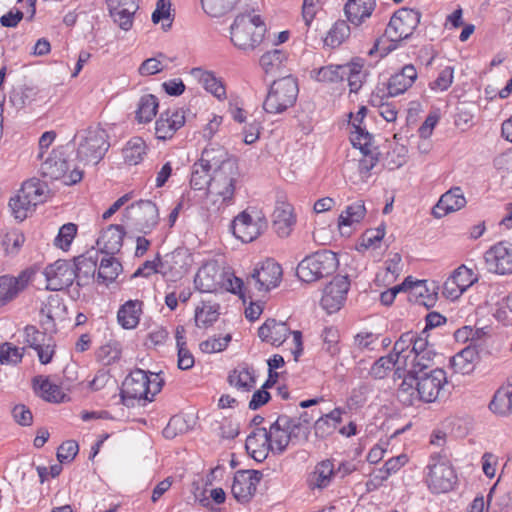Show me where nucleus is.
I'll return each mask as SVG.
<instances>
[{"instance_id": "f257e3e1", "label": "nucleus", "mask_w": 512, "mask_h": 512, "mask_svg": "<svg viewBox=\"0 0 512 512\" xmlns=\"http://www.w3.org/2000/svg\"><path fill=\"white\" fill-rule=\"evenodd\" d=\"M445 383L446 372L440 368L406 374L398 389V398L406 405H413L415 400L431 403L438 398Z\"/></svg>"}, {"instance_id": "f03ea898", "label": "nucleus", "mask_w": 512, "mask_h": 512, "mask_svg": "<svg viewBox=\"0 0 512 512\" xmlns=\"http://www.w3.org/2000/svg\"><path fill=\"white\" fill-rule=\"evenodd\" d=\"M266 25L260 15L254 12L238 14L231 27V42L242 51H253L263 41Z\"/></svg>"}, {"instance_id": "7ed1b4c3", "label": "nucleus", "mask_w": 512, "mask_h": 512, "mask_svg": "<svg viewBox=\"0 0 512 512\" xmlns=\"http://www.w3.org/2000/svg\"><path fill=\"white\" fill-rule=\"evenodd\" d=\"M163 379L156 373L148 375L142 369L133 370L123 381L121 402L127 407L134 406L135 400L152 401L162 389Z\"/></svg>"}, {"instance_id": "20e7f679", "label": "nucleus", "mask_w": 512, "mask_h": 512, "mask_svg": "<svg viewBox=\"0 0 512 512\" xmlns=\"http://www.w3.org/2000/svg\"><path fill=\"white\" fill-rule=\"evenodd\" d=\"M209 193L225 206L232 205L236 192L241 189L242 174L237 162H228L212 172Z\"/></svg>"}, {"instance_id": "39448f33", "label": "nucleus", "mask_w": 512, "mask_h": 512, "mask_svg": "<svg viewBox=\"0 0 512 512\" xmlns=\"http://www.w3.org/2000/svg\"><path fill=\"white\" fill-rule=\"evenodd\" d=\"M76 138L79 139L77 159L83 164H97L110 147L107 132L99 126L80 131Z\"/></svg>"}, {"instance_id": "423d86ee", "label": "nucleus", "mask_w": 512, "mask_h": 512, "mask_svg": "<svg viewBox=\"0 0 512 512\" xmlns=\"http://www.w3.org/2000/svg\"><path fill=\"white\" fill-rule=\"evenodd\" d=\"M337 267V255L330 250H321L306 256L298 264L296 274L301 281L312 283L330 276Z\"/></svg>"}, {"instance_id": "0eeeda50", "label": "nucleus", "mask_w": 512, "mask_h": 512, "mask_svg": "<svg viewBox=\"0 0 512 512\" xmlns=\"http://www.w3.org/2000/svg\"><path fill=\"white\" fill-rule=\"evenodd\" d=\"M297 80L292 76H285L274 80L263 103L267 113L279 114L292 107L298 96Z\"/></svg>"}, {"instance_id": "6e6552de", "label": "nucleus", "mask_w": 512, "mask_h": 512, "mask_svg": "<svg viewBox=\"0 0 512 512\" xmlns=\"http://www.w3.org/2000/svg\"><path fill=\"white\" fill-rule=\"evenodd\" d=\"M160 220L156 204L150 200H140L125 208L123 221L131 228L143 235L150 234Z\"/></svg>"}, {"instance_id": "1a4fd4ad", "label": "nucleus", "mask_w": 512, "mask_h": 512, "mask_svg": "<svg viewBox=\"0 0 512 512\" xmlns=\"http://www.w3.org/2000/svg\"><path fill=\"white\" fill-rule=\"evenodd\" d=\"M292 335L293 345L291 352L294 360L298 361L303 352L302 334L300 331H291L286 322L277 321L274 318L267 319L258 329L259 338L272 346L279 347L287 337Z\"/></svg>"}, {"instance_id": "9d476101", "label": "nucleus", "mask_w": 512, "mask_h": 512, "mask_svg": "<svg viewBox=\"0 0 512 512\" xmlns=\"http://www.w3.org/2000/svg\"><path fill=\"white\" fill-rule=\"evenodd\" d=\"M267 229V220L261 211L246 209L237 215L232 222L235 237L244 243L256 240Z\"/></svg>"}, {"instance_id": "9b49d317", "label": "nucleus", "mask_w": 512, "mask_h": 512, "mask_svg": "<svg viewBox=\"0 0 512 512\" xmlns=\"http://www.w3.org/2000/svg\"><path fill=\"white\" fill-rule=\"evenodd\" d=\"M421 19L419 10L413 8H401L391 17L385 30V36L391 43L408 39L418 27Z\"/></svg>"}, {"instance_id": "f8f14e48", "label": "nucleus", "mask_w": 512, "mask_h": 512, "mask_svg": "<svg viewBox=\"0 0 512 512\" xmlns=\"http://www.w3.org/2000/svg\"><path fill=\"white\" fill-rule=\"evenodd\" d=\"M427 484L436 494L451 491L457 482V476L449 461L440 455L431 456Z\"/></svg>"}, {"instance_id": "ddd939ff", "label": "nucleus", "mask_w": 512, "mask_h": 512, "mask_svg": "<svg viewBox=\"0 0 512 512\" xmlns=\"http://www.w3.org/2000/svg\"><path fill=\"white\" fill-rule=\"evenodd\" d=\"M281 278V266L273 259H267L247 277L246 288L258 292H268L279 285Z\"/></svg>"}, {"instance_id": "4468645a", "label": "nucleus", "mask_w": 512, "mask_h": 512, "mask_svg": "<svg viewBox=\"0 0 512 512\" xmlns=\"http://www.w3.org/2000/svg\"><path fill=\"white\" fill-rule=\"evenodd\" d=\"M69 164L60 154L53 152L41 165L42 175L51 180L63 179L66 185H72L80 182L83 177V171L74 168L68 173Z\"/></svg>"}, {"instance_id": "2eb2a0df", "label": "nucleus", "mask_w": 512, "mask_h": 512, "mask_svg": "<svg viewBox=\"0 0 512 512\" xmlns=\"http://www.w3.org/2000/svg\"><path fill=\"white\" fill-rule=\"evenodd\" d=\"M417 70L412 64H407L402 69L393 74L387 85L386 92L384 89L377 88V91L372 95V102H376L377 98L380 100L384 97H395L406 92L417 79Z\"/></svg>"}, {"instance_id": "dca6fc26", "label": "nucleus", "mask_w": 512, "mask_h": 512, "mask_svg": "<svg viewBox=\"0 0 512 512\" xmlns=\"http://www.w3.org/2000/svg\"><path fill=\"white\" fill-rule=\"evenodd\" d=\"M46 288L51 291H60L71 286L76 278L75 267L66 260H57L44 270Z\"/></svg>"}, {"instance_id": "f3484780", "label": "nucleus", "mask_w": 512, "mask_h": 512, "mask_svg": "<svg viewBox=\"0 0 512 512\" xmlns=\"http://www.w3.org/2000/svg\"><path fill=\"white\" fill-rule=\"evenodd\" d=\"M485 262L489 272L512 274V244L504 241L495 244L486 251Z\"/></svg>"}, {"instance_id": "a211bd4d", "label": "nucleus", "mask_w": 512, "mask_h": 512, "mask_svg": "<svg viewBox=\"0 0 512 512\" xmlns=\"http://www.w3.org/2000/svg\"><path fill=\"white\" fill-rule=\"evenodd\" d=\"M350 288L347 276H336L325 288L321 298V306L329 314L338 311L346 300Z\"/></svg>"}, {"instance_id": "6ab92c4d", "label": "nucleus", "mask_w": 512, "mask_h": 512, "mask_svg": "<svg viewBox=\"0 0 512 512\" xmlns=\"http://www.w3.org/2000/svg\"><path fill=\"white\" fill-rule=\"evenodd\" d=\"M185 124L182 109H168L160 114L155 123V135L159 140L171 139L178 129Z\"/></svg>"}, {"instance_id": "aec40b11", "label": "nucleus", "mask_w": 512, "mask_h": 512, "mask_svg": "<svg viewBox=\"0 0 512 512\" xmlns=\"http://www.w3.org/2000/svg\"><path fill=\"white\" fill-rule=\"evenodd\" d=\"M288 423L289 415L281 414L270 425L269 430H267L269 446L274 454L280 455L284 453L291 442L288 430L286 429Z\"/></svg>"}, {"instance_id": "412c9836", "label": "nucleus", "mask_w": 512, "mask_h": 512, "mask_svg": "<svg viewBox=\"0 0 512 512\" xmlns=\"http://www.w3.org/2000/svg\"><path fill=\"white\" fill-rule=\"evenodd\" d=\"M126 232L122 225H109L97 239V246L102 253L114 255L122 247Z\"/></svg>"}, {"instance_id": "4be33fe9", "label": "nucleus", "mask_w": 512, "mask_h": 512, "mask_svg": "<svg viewBox=\"0 0 512 512\" xmlns=\"http://www.w3.org/2000/svg\"><path fill=\"white\" fill-rule=\"evenodd\" d=\"M296 223L293 207L286 202H278L273 212V228L277 235L286 238Z\"/></svg>"}, {"instance_id": "5701e85b", "label": "nucleus", "mask_w": 512, "mask_h": 512, "mask_svg": "<svg viewBox=\"0 0 512 512\" xmlns=\"http://www.w3.org/2000/svg\"><path fill=\"white\" fill-rule=\"evenodd\" d=\"M31 279V273L23 271L18 277L1 276L0 277V303L4 304L14 299L22 290L26 288Z\"/></svg>"}, {"instance_id": "b1692460", "label": "nucleus", "mask_w": 512, "mask_h": 512, "mask_svg": "<svg viewBox=\"0 0 512 512\" xmlns=\"http://www.w3.org/2000/svg\"><path fill=\"white\" fill-rule=\"evenodd\" d=\"M467 201L460 187L451 188L444 193L436 206L433 213L436 217H442L448 213L458 211L465 207Z\"/></svg>"}, {"instance_id": "393cba45", "label": "nucleus", "mask_w": 512, "mask_h": 512, "mask_svg": "<svg viewBox=\"0 0 512 512\" xmlns=\"http://www.w3.org/2000/svg\"><path fill=\"white\" fill-rule=\"evenodd\" d=\"M375 7L376 0H348L344 12L351 24L360 26L371 17Z\"/></svg>"}, {"instance_id": "a878e982", "label": "nucleus", "mask_w": 512, "mask_h": 512, "mask_svg": "<svg viewBox=\"0 0 512 512\" xmlns=\"http://www.w3.org/2000/svg\"><path fill=\"white\" fill-rule=\"evenodd\" d=\"M245 448L254 460L257 462L264 461L268 456L269 450H271L267 438V429L257 428L248 435Z\"/></svg>"}, {"instance_id": "bb28decb", "label": "nucleus", "mask_w": 512, "mask_h": 512, "mask_svg": "<svg viewBox=\"0 0 512 512\" xmlns=\"http://www.w3.org/2000/svg\"><path fill=\"white\" fill-rule=\"evenodd\" d=\"M405 291L408 292L410 301H414L426 308L433 307L437 301L435 287L429 288L426 280L413 282L409 279V284Z\"/></svg>"}, {"instance_id": "cd10ccee", "label": "nucleus", "mask_w": 512, "mask_h": 512, "mask_svg": "<svg viewBox=\"0 0 512 512\" xmlns=\"http://www.w3.org/2000/svg\"><path fill=\"white\" fill-rule=\"evenodd\" d=\"M199 160L212 172L214 170H219L228 162H237L235 159L229 156L227 150L224 147L217 144H209L202 151L201 158Z\"/></svg>"}, {"instance_id": "c85d7f7f", "label": "nucleus", "mask_w": 512, "mask_h": 512, "mask_svg": "<svg viewBox=\"0 0 512 512\" xmlns=\"http://www.w3.org/2000/svg\"><path fill=\"white\" fill-rule=\"evenodd\" d=\"M143 302L140 300H128L117 312L118 323L124 329H134L140 320L142 314Z\"/></svg>"}, {"instance_id": "c756f323", "label": "nucleus", "mask_w": 512, "mask_h": 512, "mask_svg": "<svg viewBox=\"0 0 512 512\" xmlns=\"http://www.w3.org/2000/svg\"><path fill=\"white\" fill-rule=\"evenodd\" d=\"M192 75L196 77L204 89L214 95L217 99L226 98V89L221 79L213 72L204 71L201 68L192 69Z\"/></svg>"}, {"instance_id": "7c9ffc66", "label": "nucleus", "mask_w": 512, "mask_h": 512, "mask_svg": "<svg viewBox=\"0 0 512 512\" xmlns=\"http://www.w3.org/2000/svg\"><path fill=\"white\" fill-rule=\"evenodd\" d=\"M33 387L35 392L47 402L60 403L64 401L66 396L58 385L42 376L33 379Z\"/></svg>"}, {"instance_id": "2f4dec72", "label": "nucleus", "mask_w": 512, "mask_h": 512, "mask_svg": "<svg viewBox=\"0 0 512 512\" xmlns=\"http://www.w3.org/2000/svg\"><path fill=\"white\" fill-rule=\"evenodd\" d=\"M228 382L238 390L249 392L256 384L254 370L247 366H239L229 373Z\"/></svg>"}, {"instance_id": "473e14b6", "label": "nucleus", "mask_w": 512, "mask_h": 512, "mask_svg": "<svg viewBox=\"0 0 512 512\" xmlns=\"http://www.w3.org/2000/svg\"><path fill=\"white\" fill-rule=\"evenodd\" d=\"M490 410L499 416L512 414V386H502L494 394L490 404Z\"/></svg>"}, {"instance_id": "72a5a7b5", "label": "nucleus", "mask_w": 512, "mask_h": 512, "mask_svg": "<svg viewBox=\"0 0 512 512\" xmlns=\"http://www.w3.org/2000/svg\"><path fill=\"white\" fill-rule=\"evenodd\" d=\"M231 492L238 502H248L256 492L249 475L244 471H237L234 476Z\"/></svg>"}, {"instance_id": "f704fd0d", "label": "nucleus", "mask_w": 512, "mask_h": 512, "mask_svg": "<svg viewBox=\"0 0 512 512\" xmlns=\"http://www.w3.org/2000/svg\"><path fill=\"white\" fill-rule=\"evenodd\" d=\"M186 330L182 325H178L175 330L176 346L178 351V368L181 370H189L194 366L195 359L193 354L187 348Z\"/></svg>"}, {"instance_id": "c9c22d12", "label": "nucleus", "mask_w": 512, "mask_h": 512, "mask_svg": "<svg viewBox=\"0 0 512 512\" xmlns=\"http://www.w3.org/2000/svg\"><path fill=\"white\" fill-rule=\"evenodd\" d=\"M344 79L348 81L350 92H358L366 79V70L361 59L352 60L344 64Z\"/></svg>"}, {"instance_id": "e433bc0d", "label": "nucleus", "mask_w": 512, "mask_h": 512, "mask_svg": "<svg viewBox=\"0 0 512 512\" xmlns=\"http://www.w3.org/2000/svg\"><path fill=\"white\" fill-rule=\"evenodd\" d=\"M336 475L334 464L331 460H323L315 466L311 475L310 486L323 489L330 485L333 476Z\"/></svg>"}, {"instance_id": "4c0bfd02", "label": "nucleus", "mask_w": 512, "mask_h": 512, "mask_svg": "<svg viewBox=\"0 0 512 512\" xmlns=\"http://www.w3.org/2000/svg\"><path fill=\"white\" fill-rule=\"evenodd\" d=\"M18 193L26 200V204L34 207L45 200V186L36 179L25 181Z\"/></svg>"}, {"instance_id": "58836bf2", "label": "nucleus", "mask_w": 512, "mask_h": 512, "mask_svg": "<svg viewBox=\"0 0 512 512\" xmlns=\"http://www.w3.org/2000/svg\"><path fill=\"white\" fill-rule=\"evenodd\" d=\"M158 99L152 94L143 95L138 102L136 110V120L139 123H148L157 114Z\"/></svg>"}, {"instance_id": "ea45409f", "label": "nucleus", "mask_w": 512, "mask_h": 512, "mask_svg": "<svg viewBox=\"0 0 512 512\" xmlns=\"http://www.w3.org/2000/svg\"><path fill=\"white\" fill-rule=\"evenodd\" d=\"M39 89L36 86L23 85L13 89L10 93V102L17 108L22 109L36 101Z\"/></svg>"}, {"instance_id": "a19ab883", "label": "nucleus", "mask_w": 512, "mask_h": 512, "mask_svg": "<svg viewBox=\"0 0 512 512\" xmlns=\"http://www.w3.org/2000/svg\"><path fill=\"white\" fill-rule=\"evenodd\" d=\"M212 171L206 167L200 160L195 162L191 169L190 185L194 190H203L210 188L212 180Z\"/></svg>"}, {"instance_id": "79ce46f5", "label": "nucleus", "mask_w": 512, "mask_h": 512, "mask_svg": "<svg viewBox=\"0 0 512 512\" xmlns=\"http://www.w3.org/2000/svg\"><path fill=\"white\" fill-rule=\"evenodd\" d=\"M146 154V143L140 137H134L129 140L123 149V156L129 165L139 164Z\"/></svg>"}, {"instance_id": "37998d69", "label": "nucleus", "mask_w": 512, "mask_h": 512, "mask_svg": "<svg viewBox=\"0 0 512 512\" xmlns=\"http://www.w3.org/2000/svg\"><path fill=\"white\" fill-rule=\"evenodd\" d=\"M475 350L465 348L450 358V366L455 373L469 374L474 366Z\"/></svg>"}, {"instance_id": "c03bdc74", "label": "nucleus", "mask_w": 512, "mask_h": 512, "mask_svg": "<svg viewBox=\"0 0 512 512\" xmlns=\"http://www.w3.org/2000/svg\"><path fill=\"white\" fill-rule=\"evenodd\" d=\"M366 214L364 201L359 200L349 206L340 214L338 219V226L340 229L344 226H351L354 223H359Z\"/></svg>"}, {"instance_id": "a18cd8bd", "label": "nucleus", "mask_w": 512, "mask_h": 512, "mask_svg": "<svg viewBox=\"0 0 512 512\" xmlns=\"http://www.w3.org/2000/svg\"><path fill=\"white\" fill-rule=\"evenodd\" d=\"M343 65H327L312 71V76L319 82L338 83L344 80L345 74Z\"/></svg>"}, {"instance_id": "49530a36", "label": "nucleus", "mask_w": 512, "mask_h": 512, "mask_svg": "<svg viewBox=\"0 0 512 512\" xmlns=\"http://www.w3.org/2000/svg\"><path fill=\"white\" fill-rule=\"evenodd\" d=\"M400 361L395 358L394 354L390 353L387 356L380 357L371 367L370 374L376 379H382L387 375V372L396 367V374H399L401 369Z\"/></svg>"}, {"instance_id": "de8ad7c7", "label": "nucleus", "mask_w": 512, "mask_h": 512, "mask_svg": "<svg viewBox=\"0 0 512 512\" xmlns=\"http://www.w3.org/2000/svg\"><path fill=\"white\" fill-rule=\"evenodd\" d=\"M240 0H201L206 14L211 17H222L232 11Z\"/></svg>"}, {"instance_id": "09e8293b", "label": "nucleus", "mask_w": 512, "mask_h": 512, "mask_svg": "<svg viewBox=\"0 0 512 512\" xmlns=\"http://www.w3.org/2000/svg\"><path fill=\"white\" fill-rule=\"evenodd\" d=\"M350 26L344 20H338L329 30L324 43L332 48L340 46L349 36Z\"/></svg>"}, {"instance_id": "8fccbe9b", "label": "nucleus", "mask_w": 512, "mask_h": 512, "mask_svg": "<svg viewBox=\"0 0 512 512\" xmlns=\"http://www.w3.org/2000/svg\"><path fill=\"white\" fill-rule=\"evenodd\" d=\"M121 269V264L113 257V255H109L108 258H103L101 260L98 269V280L103 283H110L116 279Z\"/></svg>"}, {"instance_id": "3c124183", "label": "nucleus", "mask_w": 512, "mask_h": 512, "mask_svg": "<svg viewBox=\"0 0 512 512\" xmlns=\"http://www.w3.org/2000/svg\"><path fill=\"white\" fill-rule=\"evenodd\" d=\"M435 356L436 352L433 347L417 356H413L411 367L407 374L425 372L426 369H429L434 364Z\"/></svg>"}, {"instance_id": "603ef678", "label": "nucleus", "mask_w": 512, "mask_h": 512, "mask_svg": "<svg viewBox=\"0 0 512 512\" xmlns=\"http://www.w3.org/2000/svg\"><path fill=\"white\" fill-rule=\"evenodd\" d=\"M416 332L408 331L403 333L400 338L395 342L393 351L391 352L394 354L395 358L398 359V361L401 362V359L404 360V365L406 366V361L410 357V353L406 354V352L409 350V348H412V344L415 338Z\"/></svg>"}, {"instance_id": "864d4df0", "label": "nucleus", "mask_w": 512, "mask_h": 512, "mask_svg": "<svg viewBox=\"0 0 512 512\" xmlns=\"http://www.w3.org/2000/svg\"><path fill=\"white\" fill-rule=\"evenodd\" d=\"M25 242L24 234L13 229L3 235L2 246L4 247L7 254L15 255L19 252L20 248Z\"/></svg>"}, {"instance_id": "5fc2aeb1", "label": "nucleus", "mask_w": 512, "mask_h": 512, "mask_svg": "<svg viewBox=\"0 0 512 512\" xmlns=\"http://www.w3.org/2000/svg\"><path fill=\"white\" fill-rule=\"evenodd\" d=\"M292 443H302L308 441L310 435V427L306 424L296 421L293 417L289 416V423L286 427Z\"/></svg>"}, {"instance_id": "6e6d98bb", "label": "nucleus", "mask_w": 512, "mask_h": 512, "mask_svg": "<svg viewBox=\"0 0 512 512\" xmlns=\"http://www.w3.org/2000/svg\"><path fill=\"white\" fill-rule=\"evenodd\" d=\"M286 56L282 50L275 49L264 53L260 58V65L266 73L273 72L281 67Z\"/></svg>"}, {"instance_id": "4d7b16f0", "label": "nucleus", "mask_w": 512, "mask_h": 512, "mask_svg": "<svg viewBox=\"0 0 512 512\" xmlns=\"http://www.w3.org/2000/svg\"><path fill=\"white\" fill-rule=\"evenodd\" d=\"M23 348L5 342L0 345V363L2 365L17 364L22 360Z\"/></svg>"}, {"instance_id": "13d9d810", "label": "nucleus", "mask_w": 512, "mask_h": 512, "mask_svg": "<svg viewBox=\"0 0 512 512\" xmlns=\"http://www.w3.org/2000/svg\"><path fill=\"white\" fill-rule=\"evenodd\" d=\"M77 233V225L74 223L64 224L58 232V235L54 239V245L62 250L66 251L69 249L73 239Z\"/></svg>"}, {"instance_id": "bf43d9fd", "label": "nucleus", "mask_w": 512, "mask_h": 512, "mask_svg": "<svg viewBox=\"0 0 512 512\" xmlns=\"http://www.w3.org/2000/svg\"><path fill=\"white\" fill-rule=\"evenodd\" d=\"M26 343L33 348L36 352L46 344V342L54 339L51 335L37 330L34 326H27L25 328Z\"/></svg>"}, {"instance_id": "052dcab7", "label": "nucleus", "mask_w": 512, "mask_h": 512, "mask_svg": "<svg viewBox=\"0 0 512 512\" xmlns=\"http://www.w3.org/2000/svg\"><path fill=\"white\" fill-rule=\"evenodd\" d=\"M451 275L464 292L478 280L473 270L467 268L465 265L459 266Z\"/></svg>"}, {"instance_id": "680f3d73", "label": "nucleus", "mask_w": 512, "mask_h": 512, "mask_svg": "<svg viewBox=\"0 0 512 512\" xmlns=\"http://www.w3.org/2000/svg\"><path fill=\"white\" fill-rule=\"evenodd\" d=\"M72 265L75 267L76 276L79 273H83L87 277L93 276L97 267V259L92 256L80 255L74 259Z\"/></svg>"}, {"instance_id": "e2e57ef3", "label": "nucleus", "mask_w": 512, "mask_h": 512, "mask_svg": "<svg viewBox=\"0 0 512 512\" xmlns=\"http://www.w3.org/2000/svg\"><path fill=\"white\" fill-rule=\"evenodd\" d=\"M9 206L15 219L19 221L26 219L28 213L34 208L32 204H26V200L22 199L20 193L10 199Z\"/></svg>"}, {"instance_id": "0e129e2a", "label": "nucleus", "mask_w": 512, "mask_h": 512, "mask_svg": "<svg viewBox=\"0 0 512 512\" xmlns=\"http://www.w3.org/2000/svg\"><path fill=\"white\" fill-rule=\"evenodd\" d=\"M231 341V336L209 338L200 343V349L204 353H216L223 351Z\"/></svg>"}, {"instance_id": "69168bd1", "label": "nucleus", "mask_w": 512, "mask_h": 512, "mask_svg": "<svg viewBox=\"0 0 512 512\" xmlns=\"http://www.w3.org/2000/svg\"><path fill=\"white\" fill-rule=\"evenodd\" d=\"M384 235L385 229L383 226L376 229H368L363 233L361 237L360 246L364 247L365 249L375 248L383 239Z\"/></svg>"}, {"instance_id": "338daca9", "label": "nucleus", "mask_w": 512, "mask_h": 512, "mask_svg": "<svg viewBox=\"0 0 512 512\" xmlns=\"http://www.w3.org/2000/svg\"><path fill=\"white\" fill-rule=\"evenodd\" d=\"M453 78H454V69H453V67L447 66L440 71V73H439L438 77L435 79V81L430 83V88L432 90L445 91L453 83Z\"/></svg>"}, {"instance_id": "774afa93", "label": "nucleus", "mask_w": 512, "mask_h": 512, "mask_svg": "<svg viewBox=\"0 0 512 512\" xmlns=\"http://www.w3.org/2000/svg\"><path fill=\"white\" fill-rule=\"evenodd\" d=\"M355 130L351 132V143L355 148H359L360 151L367 150L371 147L372 136L364 131L360 126L353 125Z\"/></svg>"}]
</instances>
